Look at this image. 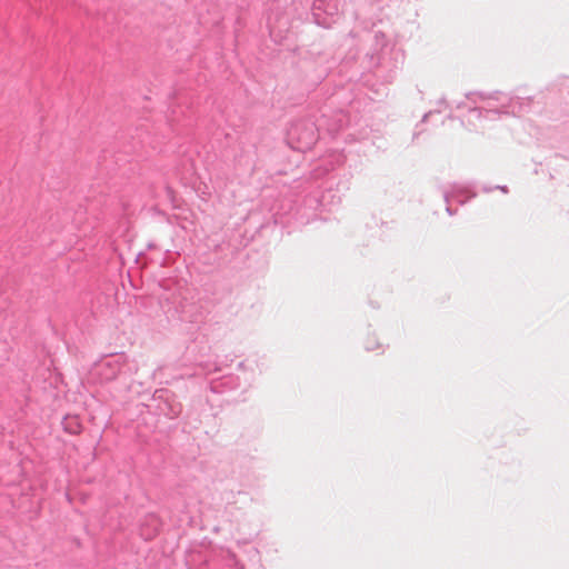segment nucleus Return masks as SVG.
I'll list each match as a JSON object with an SVG mask.
<instances>
[{"label":"nucleus","instance_id":"8","mask_svg":"<svg viewBox=\"0 0 569 569\" xmlns=\"http://www.w3.org/2000/svg\"><path fill=\"white\" fill-rule=\"evenodd\" d=\"M146 521H148V523L150 525V528H147L143 523L141 526V537L144 540H149V539H152L156 536V533L158 532L160 522L156 515H149L146 518Z\"/></svg>","mask_w":569,"mask_h":569},{"label":"nucleus","instance_id":"9","mask_svg":"<svg viewBox=\"0 0 569 569\" xmlns=\"http://www.w3.org/2000/svg\"><path fill=\"white\" fill-rule=\"evenodd\" d=\"M268 26H269V29H270V34L273 36V33H274V26L272 24L271 17H269V19H268Z\"/></svg>","mask_w":569,"mask_h":569},{"label":"nucleus","instance_id":"17","mask_svg":"<svg viewBox=\"0 0 569 569\" xmlns=\"http://www.w3.org/2000/svg\"><path fill=\"white\" fill-rule=\"evenodd\" d=\"M241 569H243V568L241 567Z\"/></svg>","mask_w":569,"mask_h":569},{"label":"nucleus","instance_id":"15","mask_svg":"<svg viewBox=\"0 0 569 569\" xmlns=\"http://www.w3.org/2000/svg\"><path fill=\"white\" fill-rule=\"evenodd\" d=\"M367 350H373L370 346H366Z\"/></svg>","mask_w":569,"mask_h":569},{"label":"nucleus","instance_id":"14","mask_svg":"<svg viewBox=\"0 0 569 569\" xmlns=\"http://www.w3.org/2000/svg\"><path fill=\"white\" fill-rule=\"evenodd\" d=\"M439 103H440V104H446V106H447V102H446V100H445V99H441V100L439 101Z\"/></svg>","mask_w":569,"mask_h":569},{"label":"nucleus","instance_id":"7","mask_svg":"<svg viewBox=\"0 0 569 569\" xmlns=\"http://www.w3.org/2000/svg\"><path fill=\"white\" fill-rule=\"evenodd\" d=\"M476 193L470 192L469 188L467 186H462L459 183H455L451 187L450 191L443 192V198L447 203L446 211L452 216L453 211L451 209V202H458L459 204H463L469 199L473 198Z\"/></svg>","mask_w":569,"mask_h":569},{"label":"nucleus","instance_id":"13","mask_svg":"<svg viewBox=\"0 0 569 569\" xmlns=\"http://www.w3.org/2000/svg\"><path fill=\"white\" fill-rule=\"evenodd\" d=\"M497 188L500 189L503 192H507V187L506 186H498Z\"/></svg>","mask_w":569,"mask_h":569},{"label":"nucleus","instance_id":"16","mask_svg":"<svg viewBox=\"0 0 569 569\" xmlns=\"http://www.w3.org/2000/svg\"><path fill=\"white\" fill-rule=\"evenodd\" d=\"M211 389H212L213 391H217V387H216V386H212V387H211Z\"/></svg>","mask_w":569,"mask_h":569},{"label":"nucleus","instance_id":"2","mask_svg":"<svg viewBox=\"0 0 569 569\" xmlns=\"http://www.w3.org/2000/svg\"><path fill=\"white\" fill-rule=\"evenodd\" d=\"M320 127L309 119L293 121L287 130V141L291 149L305 152L317 142Z\"/></svg>","mask_w":569,"mask_h":569},{"label":"nucleus","instance_id":"12","mask_svg":"<svg viewBox=\"0 0 569 569\" xmlns=\"http://www.w3.org/2000/svg\"><path fill=\"white\" fill-rule=\"evenodd\" d=\"M432 113H433L432 111H430V112L426 113V114L423 116V118H422V121H426L430 116H432Z\"/></svg>","mask_w":569,"mask_h":569},{"label":"nucleus","instance_id":"5","mask_svg":"<svg viewBox=\"0 0 569 569\" xmlns=\"http://www.w3.org/2000/svg\"><path fill=\"white\" fill-rule=\"evenodd\" d=\"M120 370V361L113 357H107L93 366L92 373L97 376L101 382H107L116 379Z\"/></svg>","mask_w":569,"mask_h":569},{"label":"nucleus","instance_id":"1","mask_svg":"<svg viewBox=\"0 0 569 569\" xmlns=\"http://www.w3.org/2000/svg\"><path fill=\"white\" fill-rule=\"evenodd\" d=\"M472 103L479 106L468 107L470 117L477 119L491 118L497 114H513L519 116L527 111L530 107V98L512 97L505 92H495L492 94L483 93H468L466 96Z\"/></svg>","mask_w":569,"mask_h":569},{"label":"nucleus","instance_id":"6","mask_svg":"<svg viewBox=\"0 0 569 569\" xmlns=\"http://www.w3.org/2000/svg\"><path fill=\"white\" fill-rule=\"evenodd\" d=\"M320 130H326L329 134L336 136L349 123V117L342 110L332 114H322L319 120Z\"/></svg>","mask_w":569,"mask_h":569},{"label":"nucleus","instance_id":"4","mask_svg":"<svg viewBox=\"0 0 569 569\" xmlns=\"http://www.w3.org/2000/svg\"><path fill=\"white\" fill-rule=\"evenodd\" d=\"M338 8L336 3H326V0H315L312 4L313 21L323 28H329L332 18L337 14Z\"/></svg>","mask_w":569,"mask_h":569},{"label":"nucleus","instance_id":"10","mask_svg":"<svg viewBox=\"0 0 569 569\" xmlns=\"http://www.w3.org/2000/svg\"><path fill=\"white\" fill-rule=\"evenodd\" d=\"M453 104L456 109H461L466 107V103L463 101H453Z\"/></svg>","mask_w":569,"mask_h":569},{"label":"nucleus","instance_id":"11","mask_svg":"<svg viewBox=\"0 0 569 569\" xmlns=\"http://www.w3.org/2000/svg\"><path fill=\"white\" fill-rule=\"evenodd\" d=\"M233 381H234V378L230 376V377H226V378H224V382H223V383H224V385H229V383H230V385H231V383L233 385Z\"/></svg>","mask_w":569,"mask_h":569},{"label":"nucleus","instance_id":"3","mask_svg":"<svg viewBox=\"0 0 569 569\" xmlns=\"http://www.w3.org/2000/svg\"><path fill=\"white\" fill-rule=\"evenodd\" d=\"M153 400L158 402L157 411L169 419L177 418L182 410L181 405L176 401L174 396L168 389H159L153 393Z\"/></svg>","mask_w":569,"mask_h":569}]
</instances>
